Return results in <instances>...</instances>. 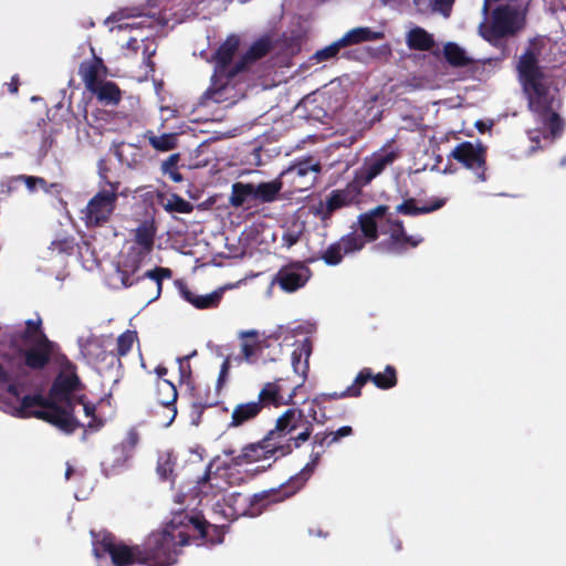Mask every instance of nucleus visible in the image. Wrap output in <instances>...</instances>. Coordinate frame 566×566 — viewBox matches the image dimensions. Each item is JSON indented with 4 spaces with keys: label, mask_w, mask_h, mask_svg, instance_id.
<instances>
[{
    "label": "nucleus",
    "mask_w": 566,
    "mask_h": 566,
    "mask_svg": "<svg viewBox=\"0 0 566 566\" xmlns=\"http://www.w3.org/2000/svg\"><path fill=\"white\" fill-rule=\"evenodd\" d=\"M319 397L310 401L306 409L289 408L284 412H289L294 418L292 423L295 424L297 430L298 442L308 441L314 431V424H325L327 416L322 407Z\"/></svg>",
    "instance_id": "13"
},
{
    "label": "nucleus",
    "mask_w": 566,
    "mask_h": 566,
    "mask_svg": "<svg viewBox=\"0 0 566 566\" xmlns=\"http://www.w3.org/2000/svg\"><path fill=\"white\" fill-rule=\"evenodd\" d=\"M7 365L8 369L0 363V385L8 384L7 392L14 398L21 399V389L25 388L27 379L30 375V367L21 368L18 364H12L8 359H2Z\"/></svg>",
    "instance_id": "23"
},
{
    "label": "nucleus",
    "mask_w": 566,
    "mask_h": 566,
    "mask_svg": "<svg viewBox=\"0 0 566 566\" xmlns=\"http://www.w3.org/2000/svg\"><path fill=\"white\" fill-rule=\"evenodd\" d=\"M361 231L359 234L367 242H375L379 238V229L388 238L375 245V249L389 254H402L410 248L418 247L423 238L421 235H408L403 222L392 219L389 207L379 205L358 216Z\"/></svg>",
    "instance_id": "4"
},
{
    "label": "nucleus",
    "mask_w": 566,
    "mask_h": 566,
    "mask_svg": "<svg viewBox=\"0 0 566 566\" xmlns=\"http://www.w3.org/2000/svg\"><path fill=\"white\" fill-rule=\"evenodd\" d=\"M137 332L127 329L117 337L116 355L118 357L126 356L133 348L134 343L137 340Z\"/></svg>",
    "instance_id": "45"
},
{
    "label": "nucleus",
    "mask_w": 566,
    "mask_h": 566,
    "mask_svg": "<svg viewBox=\"0 0 566 566\" xmlns=\"http://www.w3.org/2000/svg\"><path fill=\"white\" fill-rule=\"evenodd\" d=\"M94 555H108L113 566L144 565L142 545H127L109 532L99 533L93 542Z\"/></svg>",
    "instance_id": "9"
},
{
    "label": "nucleus",
    "mask_w": 566,
    "mask_h": 566,
    "mask_svg": "<svg viewBox=\"0 0 566 566\" xmlns=\"http://www.w3.org/2000/svg\"><path fill=\"white\" fill-rule=\"evenodd\" d=\"M20 77L18 74L13 75L9 83H6L7 90L10 94L14 95L19 92L20 87Z\"/></svg>",
    "instance_id": "57"
},
{
    "label": "nucleus",
    "mask_w": 566,
    "mask_h": 566,
    "mask_svg": "<svg viewBox=\"0 0 566 566\" xmlns=\"http://www.w3.org/2000/svg\"><path fill=\"white\" fill-rule=\"evenodd\" d=\"M360 195L361 189L352 180L345 188L331 191L325 202L321 201L317 213L321 216L322 220H326L331 218L335 211L357 202Z\"/></svg>",
    "instance_id": "18"
},
{
    "label": "nucleus",
    "mask_w": 566,
    "mask_h": 566,
    "mask_svg": "<svg viewBox=\"0 0 566 566\" xmlns=\"http://www.w3.org/2000/svg\"><path fill=\"white\" fill-rule=\"evenodd\" d=\"M20 339L29 347H18L12 353H3L2 359L18 364L21 368L30 367L31 370L41 371L51 363L57 345L50 340L42 329V321L28 319L25 328L20 334Z\"/></svg>",
    "instance_id": "7"
},
{
    "label": "nucleus",
    "mask_w": 566,
    "mask_h": 566,
    "mask_svg": "<svg viewBox=\"0 0 566 566\" xmlns=\"http://www.w3.org/2000/svg\"><path fill=\"white\" fill-rule=\"evenodd\" d=\"M179 385H186L193 389L192 368L190 365V356L177 357Z\"/></svg>",
    "instance_id": "46"
},
{
    "label": "nucleus",
    "mask_w": 566,
    "mask_h": 566,
    "mask_svg": "<svg viewBox=\"0 0 566 566\" xmlns=\"http://www.w3.org/2000/svg\"><path fill=\"white\" fill-rule=\"evenodd\" d=\"M180 161V154H171L161 164V172L169 177L174 182H181L184 176L178 170V163Z\"/></svg>",
    "instance_id": "44"
},
{
    "label": "nucleus",
    "mask_w": 566,
    "mask_h": 566,
    "mask_svg": "<svg viewBox=\"0 0 566 566\" xmlns=\"http://www.w3.org/2000/svg\"><path fill=\"white\" fill-rule=\"evenodd\" d=\"M17 180L23 181L31 192L35 191L38 187L42 188L45 192L50 191L46 180L42 177L20 175L17 177Z\"/></svg>",
    "instance_id": "50"
},
{
    "label": "nucleus",
    "mask_w": 566,
    "mask_h": 566,
    "mask_svg": "<svg viewBox=\"0 0 566 566\" xmlns=\"http://www.w3.org/2000/svg\"><path fill=\"white\" fill-rule=\"evenodd\" d=\"M105 106H117L122 101L119 86L112 81H102L90 91Z\"/></svg>",
    "instance_id": "30"
},
{
    "label": "nucleus",
    "mask_w": 566,
    "mask_h": 566,
    "mask_svg": "<svg viewBox=\"0 0 566 566\" xmlns=\"http://www.w3.org/2000/svg\"><path fill=\"white\" fill-rule=\"evenodd\" d=\"M356 385L361 391L363 387L373 381L374 385L382 390L391 389L397 385V370L394 366L387 365L382 373L374 374L371 368H363L355 377Z\"/></svg>",
    "instance_id": "25"
},
{
    "label": "nucleus",
    "mask_w": 566,
    "mask_h": 566,
    "mask_svg": "<svg viewBox=\"0 0 566 566\" xmlns=\"http://www.w3.org/2000/svg\"><path fill=\"white\" fill-rule=\"evenodd\" d=\"M181 514L175 516L161 531L153 532L142 545L144 565L170 566L177 562L179 548L189 543Z\"/></svg>",
    "instance_id": "6"
},
{
    "label": "nucleus",
    "mask_w": 566,
    "mask_h": 566,
    "mask_svg": "<svg viewBox=\"0 0 566 566\" xmlns=\"http://www.w3.org/2000/svg\"><path fill=\"white\" fill-rule=\"evenodd\" d=\"M282 380V378H277L273 381H268L262 386L256 400V403H260V408L262 410L269 407L279 408L293 403L295 390L289 394L287 398H285Z\"/></svg>",
    "instance_id": "24"
},
{
    "label": "nucleus",
    "mask_w": 566,
    "mask_h": 566,
    "mask_svg": "<svg viewBox=\"0 0 566 566\" xmlns=\"http://www.w3.org/2000/svg\"><path fill=\"white\" fill-rule=\"evenodd\" d=\"M294 418L289 412H283L275 421V426L262 439L275 459L290 455L300 449L306 441L298 442L297 430L292 423Z\"/></svg>",
    "instance_id": "10"
},
{
    "label": "nucleus",
    "mask_w": 566,
    "mask_h": 566,
    "mask_svg": "<svg viewBox=\"0 0 566 566\" xmlns=\"http://www.w3.org/2000/svg\"><path fill=\"white\" fill-rule=\"evenodd\" d=\"M180 293L188 303H190V300L199 296V294L192 292L186 284H180Z\"/></svg>",
    "instance_id": "59"
},
{
    "label": "nucleus",
    "mask_w": 566,
    "mask_h": 566,
    "mask_svg": "<svg viewBox=\"0 0 566 566\" xmlns=\"http://www.w3.org/2000/svg\"><path fill=\"white\" fill-rule=\"evenodd\" d=\"M301 235H302L301 230L289 229V230L284 231V233L282 235V242L286 248H291L300 241Z\"/></svg>",
    "instance_id": "53"
},
{
    "label": "nucleus",
    "mask_w": 566,
    "mask_h": 566,
    "mask_svg": "<svg viewBox=\"0 0 566 566\" xmlns=\"http://www.w3.org/2000/svg\"><path fill=\"white\" fill-rule=\"evenodd\" d=\"M156 54V48H151L149 44H145L143 49L144 63L149 69V72H155V62L153 56Z\"/></svg>",
    "instance_id": "56"
},
{
    "label": "nucleus",
    "mask_w": 566,
    "mask_h": 566,
    "mask_svg": "<svg viewBox=\"0 0 566 566\" xmlns=\"http://www.w3.org/2000/svg\"><path fill=\"white\" fill-rule=\"evenodd\" d=\"M120 184L111 188L101 187L82 210V220L87 228H98L111 220L116 209Z\"/></svg>",
    "instance_id": "12"
},
{
    "label": "nucleus",
    "mask_w": 566,
    "mask_h": 566,
    "mask_svg": "<svg viewBox=\"0 0 566 566\" xmlns=\"http://www.w3.org/2000/svg\"><path fill=\"white\" fill-rule=\"evenodd\" d=\"M332 436H329V440L332 443H337L340 441L342 438L349 437L353 434V428L350 426H344L335 431H328Z\"/></svg>",
    "instance_id": "55"
},
{
    "label": "nucleus",
    "mask_w": 566,
    "mask_h": 566,
    "mask_svg": "<svg viewBox=\"0 0 566 566\" xmlns=\"http://www.w3.org/2000/svg\"><path fill=\"white\" fill-rule=\"evenodd\" d=\"M270 458H274L266 447L265 443H262V440L253 443H249L244 446L241 452L232 458V463L234 465L249 464L253 462H258L261 460H266Z\"/></svg>",
    "instance_id": "28"
},
{
    "label": "nucleus",
    "mask_w": 566,
    "mask_h": 566,
    "mask_svg": "<svg viewBox=\"0 0 566 566\" xmlns=\"http://www.w3.org/2000/svg\"><path fill=\"white\" fill-rule=\"evenodd\" d=\"M322 170L321 164L314 161L313 158H306L293 164L284 171V175L291 176L293 180L296 178H304L312 175L311 184L315 180L317 174Z\"/></svg>",
    "instance_id": "35"
},
{
    "label": "nucleus",
    "mask_w": 566,
    "mask_h": 566,
    "mask_svg": "<svg viewBox=\"0 0 566 566\" xmlns=\"http://www.w3.org/2000/svg\"><path fill=\"white\" fill-rule=\"evenodd\" d=\"M18 415L21 418L33 417L43 420L69 434L84 427L74 415V403H62L45 398L40 391L23 396Z\"/></svg>",
    "instance_id": "8"
},
{
    "label": "nucleus",
    "mask_w": 566,
    "mask_h": 566,
    "mask_svg": "<svg viewBox=\"0 0 566 566\" xmlns=\"http://www.w3.org/2000/svg\"><path fill=\"white\" fill-rule=\"evenodd\" d=\"M454 0H432L433 10L439 11L446 18L450 15Z\"/></svg>",
    "instance_id": "54"
},
{
    "label": "nucleus",
    "mask_w": 566,
    "mask_h": 566,
    "mask_svg": "<svg viewBox=\"0 0 566 566\" xmlns=\"http://www.w3.org/2000/svg\"><path fill=\"white\" fill-rule=\"evenodd\" d=\"M391 543H392V546L395 548V551L399 552L401 548H402V543L399 538H392L391 539Z\"/></svg>",
    "instance_id": "64"
},
{
    "label": "nucleus",
    "mask_w": 566,
    "mask_h": 566,
    "mask_svg": "<svg viewBox=\"0 0 566 566\" xmlns=\"http://www.w3.org/2000/svg\"><path fill=\"white\" fill-rule=\"evenodd\" d=\"M446 61L453 67H465L473 63L465 51L454 42H448L443 46Z\"/></svg>",
    "instance_id": "40"
},
{
    "label": "nucleus",
    "mask_w": 566,
    "mask_h": 566,
    "mask_svg": "<svg viewBox=\"0 0 566 566\" xmlns=\"http://www.w3.org/2000/svg\"><path fill=\"white\" fill-rule=\"evenodd\" d=\"M253 184L237 181L231 186L229 203L233 208H241L247 203L254 201Z\"/></svg>",
    "instance_id": "37"
},
{
    "label": "nucleus",
    "mask_w": 566,
    "mask_h": 566,
    "mask_svg": "<svg viewBox=\"0 0 566 566\" xmlns=\"http://www.w3.org/2000/svg\"><path fill=\"white\" fill-rule=\"evenodd\" d=\"M329 436L332 434L327 430L316 432L315 434L312 433L310 461L298 473L291 476L279 488L265 490L252 496L233 493L229 499L233 514L237 516L255 517L261 515L271 504L281 503L300 492L314 474L325 452V448L333 444Z\"/></svg>",
    "instance_id": "3"
},
{
    "label": "nucleus",
    "mask_w": 566,
    "mask_h": 566,
    "mask_svg": "<svg viewBox=\"0 0 566 566\" xmlns=\"http://www.w3.org/2000/svg\"><path fill=\"white\" fill-rule=\"evenodd\" d=\"M230 363L228 359H226L222 365L218 377V387H221L223 382L226 381L228 374H229Z\"/></svg>",
    "instance_id": "58"
},
{
    "label": "nucleus",
    "mask_w": 566,
    "mask_h": 566,
    "mask_svg": "<svg viewBox=\"0 0 566 566\" xmlns=\"http://www.w3.org/2000/svg\"><path fill=\"white\" fill-rule=\"evenodd\" d=\"M156 199L167 212L191 213L193 211V205L177 193L158 192Z\"/></svg>",
    "instance_id": "34"
},
{
    "label": "nucleus",
    "mask_w": 566,
    "mask_h": 566,
    "mask_svg": "<svg viewBox=\"0 0 566 566\" xmlns=\"http://www.w3.org/2000/svg\"><path fill=\"white\" fill-rule=\"evenodd\" d=\"M157 228L154 221L142 222L134 231V244L127 250L117 265L120 282L125 287L138 286L147 303L159 298L163 290V280L170 279L172 271L169 268L156 266L138 275L139 269L146 258L154 250Z\"/></svg>",
    "instance_id": "2"
},
{
    "label": "nucleus",
    "mask_w": 566,
    "mask_h": 566,
    "mask_svg": "<svg viewBox=\"0 0 566 566\" xmlns=\"http://www.w3.org/2000/svg\"><path fill=\"white\" fill-rule=\"evenodd\" d=\"M407 45L410 50L429 51L434 46V39L428 31L417 27L408 32Z\"/></svg>",
    "instance_id": "39"
},
{
    "label": "nucleus",
    "mask_w": 566,
    "mask_h": 566,
    "mask_svg": "<svg viewBox=\"0 0 566 566\" xmlns=\"http://www.w3.org/2000/svg\"><path fill=\"white\" fill-rule=\"evenodd\" d=\"M155 374L157 375L158 379L157 380H163V379H167L166 376L168 374V368L163 366V365H158L156 368H155Z\"/></svg>",
    "instance_id": "61"
},
{
    "label": "nucleus",
    "mask_w": 566,
    "mask_h": 566,
    "mask_svg": "<svg viewBox=\"0 0 566 566\" xmlns=\"http://www.w3.org/2000/svg\"><path fill=\"white\" fill-rule=\"evenodd\" d=\"M181 518L185 522L186 531L189 533L192 531L193 536L212 545L223 542L224 526L212 525L199 516H189L187 514H181Z\"/></svg>",
    "instance_id": "22"
},
{
    "label": "nucleus",
    "mask_w": 566,
    "mask_h": 566,
    "mask_svg": "<svg viewBox=\"0 0 566 566\" xmlns=\"http://www.w3.org/2000/svg\"><path fill=\"white\" fill-rule=\"evenodd\" d=\"M240 46V38L230 34L216 50L212 55L214 64L211 84L202 94V103L213 102L217 104L235 102L232 93L243 80V70H237V62L232 64L233 56Z\"/></svg>",
    "instance_id": "5"
},
{
    "label": "nucleus",
    "mask_w": 566,
    "mask_h": 566,
    "mask_svg": "<svg viewBox=\"0 0 566 566\" xmlns=\"http://www.w3.org/2000/svg\"><path fill=\"white\" fill-rule=\"evenodd\" d=\"M111 117V113L104 109H96L92 113V122L87 120V124L97 129V130H105V123Z\"/></svg>",
    "instance_id": "51"
},
{
    "label": "nucleus",
    "mask_w": 566,
    "mask_h": 566,
    "mask_svg": "<svg viewBox=\"0 0 566 566\" xmlns=\"http://www.w3.org/2000/svg\"><path fill=\"white\" fill-rule=\"evenodd\" d=\"M312 354V343L305 338L291 355V363L295 374L301 376L303 380L307 377L310 369L308 359Z\"/></svg>",
    "instance_id": "31"
},
{
    "label": "nucleus",
    "mask_w": 566,
    "mask_h": 566,
    "mask_svg": "<svg viewBox=\"0 0 566 566\" xmlns=\"http://www.w3.org/2000/svg\"><path fill=\"white\" fill-rule=\"evenodd\" d=\"M139 442V434L135 429H130L125 438L116 444L112 450V463L107 467L103 462L104 472L106 475L115 473L117 469L124 468L126 463L133 458L135 448Z\"/></svg>",
    "instance_id": "21"
},
{
    "label": "nucleus",
    "mask_w": 566,
    "mask_h": 566,
    "mask_svg": "<svg viewBox=\"0 0 566 566\" xmlns=\"http://www.w3.org/2000/svg\"><path fill=\"white\" fill-rule=\"evenodd\" d=\"M239 338L242 340L241 353L243 359L249 364H255L260 355L259 331H242L239 333Z\"/></svg>",
    "instance_id": "32"
},
{
    "label": "nucleus",
    "mask_w": 566,
    "mask_h": 566,
    "mask_svg": "<svg viewBox=\"0 0 566 566\" xmlns=\"http://www.w3.org/2000/svg\"><path fill=\"white\" fill-rule=\"evenodd\" d=\"M312 275V271L304 263L296 261L282 266L272 280L286 293H293L303 287Z\"/></svg>",
    "instance_id": "19"
},
{
    "label": "nucleus",
    "mask_w": 566,
    "mask_h": 566,
    "mask_svg": "<svg viewBox=\"0 0 566 566\" xmlns=\"http://www.w3.org/2000/svg\"><path fill=\"white\" fill-rule=\"evenodd\" d=\"M515 14L509 6H499L492 12L490 24L482 22L479 34L490 44L496 46L499 41L514 33Z\"/></svg>",
    "instance_id": "16"
},
{
    "label": "nucleus",
    "mask_w": 566,
    "mask_h": 566,
    "mask_svg": "<svg viewBox=\"0 0 566 566\" xmlns=\"http://www.w3.org/2000/svg\"><path fill=\"white\" fill-rule=\"evenodd\" d=\"M210 470H211V467L209 465L207 468V471L205 472V474L200 479H198L199 484L206 483L210 479Z\"/></svg>",
    "instance_id": "63"
},
{
    "label": "nucleus",
    "mask_w": 566,
    "mask_h": 566,
    "mask_svg": "<svg viewBox=\"0 0 566 566\" xmlns=\"http://www.w3.org/2000/svg\"><path fill=\"white\" fill-rule=\"evenodd\" d=\"M73 399H74V407L76 405H82L83 407L85 406V403H88L90 401H87L86 399V396L85 395H73Z\"/></svg>",
    "instance_id": "62"
},
{
    "label": "nucleus",
    "mask_w": 566,
    "mask_h": 566,
    "mask_svg": "<svg viewBox=\"0 0 566 566\" xmlns=\"http://www.w3.org/2000/svg\"><path fill=\"white\" fill-rule=\"evenodd\" d=\"M55 360L60 366V371L54 378L45 398L54 399L62 403H74L73 395L82 391L85 385L77 375L76 365L64 354L57 355Z\"/></svg>",
    "instance_id": "11"
},
{
    "label": "nucleus",
    "mask_w": 566,
    "mask_h": 566,
    "mask_svg": "<svg viewBox=\"0 0 566 566\" xmlns=\"http://www.w3.org/2000/svg\"><path fill=\"white\" fill-rule=\"evenodd\" d=\"M365 248V240L356 231L349 232L329 244L321 259L329 266L338 265L344 255L353 254Z\"/></svg>",
    "instance_id": "20"
},
{
    "label": "nucleus",
    "mask_w": 566,
    "mask_h": 566,
    "mask_svg": "<svg viewBox=\"0 0 566 566\" xmlns=\"http://www.w3.org/2000/svg\"><path fill=\"white\" fill-rule=\"evenodd\" d=\"M446 201L447 200L444 198H436L428 203L419 206L417 199L408 198L396 207V212L401 213L403 216H419L431 213L433 211L441 209L446 205Z\"/></svg>",
    "instance_id": "29"
},
{
    "label": "nucleus",
    "mask_w": 566,
    "mask_h": 566,
    "mask_svg": "<svg viewBox=\"0 0 566 566\" xmlns=\"http://www.w3.org/2000/svg\"><path fill=\"white\" fill-rule=\"evenodd\" d=\"M86 417L91 418L87 428L92 431H98L105 424V420L96 416V406L92 402L85 403L83 407Z\"/></svg>",
    "instance_id": "48"
},
{
    "label": "nucleus",
    "mask_w": 566,
    "mask_h": 566,
    "mask_svg": "<svg viewBox=\"0 0 566 566\" xmlns=\"http://www.w3.org/2000/svg\"><path fill=\"white\" fill-rule=\"evenodd\" d=\"M449 158L471 170L478 181H486V148L482 144L474 145L471 142H462L453 148Z\"/></svg>",
    "instance_id": "14"
},
{
    "label": "nucleus",
    "mask_w": 566,
    "mask_h": 566,
    "mask_svg": "<svg viewBox=\"0 0 566 566\" xmlns=\"http://www.w3.org/2000/svg\"><path fill=\"white\" fill-rule=\"evenodd\" d=\"M271 339H275V340H277V339H279V337L273 336V335H269V336H263V337H261V336L259 335V343H261V344H260V352H259V353H260V355L262 354V352H263L265 348H269V347H270V340H271Z\"/></svg>",
    "instance_id": "60"
},
{
    "label": "nucleus",
    "mask_w": 566,
    "mask_h": 566,
    "mask_svg": "<svg viewBox=\"0 0 566 566\" xmlns=\"http://www.w3.org/2000/svg\"><path fill=\"white\" fill-rule=\"evenodd\" d=\"M360 390L358 388V385H356V379H354L353 384L350 386H348L345 390L343 391H334V392H325V394H322L319 397V399L322 400V402L324 401H331V400H337V399H343V398H358L360 397Z\"/></svg>",
    "instance_id": "47"
},
{
    "label": "nucleus",
    "mask_w": 566,
    "mask_h": 566,
    "mask_svg": "<svg viewBox=\"0 0 566 566\" xmlns=\"http://www.w3.org/2000/svg\"><path fill=\"white\" fill-rule=\"evenodd\" d=\"M539 54L536 42L532 41L516 63L517 78L527 97L528 109L542 125L541 128L528 130L531 142L536 145L541 136L552 140L560 137L565 125L560 115L554 111L555 96L551 93L549 76L539 64Z\"/></svg>",
    "instance_id": "1"
},
{
    "label": "nucleus",
    "mask_w": 566,
    "mask_h": 566,
    "mask_svg": "<svg viewBox=\"0 0 566 566\" xmlns=\"http://www.w3.org/2000/svg\"><path fill=\"white\" fill-rule=\"evenodd\" d=\"M108 171H109V168L107 167L106 160L99 159L97 163V172H98V177L101 180L99 188L101 187L111 188V185L120 184L119 181H111L108 179Z\"/></svg>",
    "instance_id": "52"
},
{
    "label": "nucleus",
    "mask_w": 566,
    "mask_h": 566,
    "mask_svg": "<svg viewBox=\"0 0 566 566\" xmlns=\"http://www.w3.org/2000/svg\"><path fill=\"white\" fill-rule=\"evenodd\" d=\"M223 296V290H217L206 295H199L197 298L190 300V304L198 310L216 308L219 306Z\"/></svg>",
    "instance_id": "43"
},
{
    "label": "nucleus",
    "mask_w": 566,
    "mask_h": 566,
    "mask_svg": "<svg viewBox=\"0 0 566 566\" xmlns=\"http://www.w3.org/2000/svg\"><path fill=\"white\" fill-rule=\"evenodd\" d=\"M176 461L170 453H163L158 457L156 472L163 481H174Z\"/></svg>",
    "instance_id": "42"
},
{
    "label": "nucleus",
    "mask_w": 566,
    "mask_h": 566,
    "mask_svg": "<svg viewBox=\"0 0 566 566\" xmlns=\"http://www.w3.org/2000/svg\"><path fill=\"white\" fill-rule=\"evenodd\" d=\"M106 73V65L103 60L96 55L90 61L82 62L78 67V74L87 91L101 83L103 81L102 76H105Z\"/></svg>",
    "instance_id": "27"
},
{
    "label": "nucleus",
    "mask_w": 566,
    "mask_h": 566,
    "mask_svg": "<svg viewBox=\"0 0 566 566\" xmlns=\"http://www.w3.org/2000/svg\"><path fill=\"white\" fill-rule=\"evenodd\" d=\"M155 398L157 407L153 416L158 426L169 427L177 416L178 391L174 382L168 379L157 380L155 384Z\"/></svg>",
    "instance_id": "15"
},
{
    "label": "nucleus",
    "mask_w": 566,
    "mask_h": 566,
    "mask_svg": "<svg viewBox=\"0 0 566 566\" xmlns=\"http://www.w3.org/2000/svg\"><path fill=\"white\" fill-rule=\"evenodd\" d=\"M262 409L256 401L239 403L233 408L229 427L238 428L254 420Z\"/></svg>",
    "instance_id": "33"
},
{
    "label": "nucleus",
    "mask_w": 566,
    "mask_h": 566,
    "mask_svg": "<svg viewBox=\"0 0 566 566\" xmlns=\"http://www.w3.org/2000/svg\"><path fill=\"white\" fill-rule=\"evenodd\" d=\"M398 158L395 150H385L374 153L370 157L365 158L363 165L355 170L353 180L363 190L376 177H378L389 165Z\"/></svg>",
    "instance_id": "17"
},
{
    "label": "nucleus",
    "mask_w": 566,
    "mask_h": 566,
    "mask_svg": "<svg viewBox=\"0 0 566 566\" xmlns=\"http://www.w3.org/2000/svg\"><path fill=\"white\" fill-rule=\"evenodd\" d=\"M384 38L382 32L373 31L370 28H355L346 32L339 40L344 48L367 41L380 40Z\"/></svg>",
    "instance_id": "36"
},
{
    "label": "nucleus",
    "mask_w": 566,
    "mask_h": 566,
    "mask_svg": "<svg viewBox=\"0 0 566 566\" xmlns=\"http://www.w3.org/2000/svg\"><path fill=\"white\" fill-rule=\"evenodd\" d=\"M342 48H344L342 41L337 40L336 42L327 45L326 48L316 51L314 57L319 62L327 61L332 57H335L339 53Z\"/></svg>",
    "instance_id": "49"
},
{
    "label": "nucleus",
    "mask_w": 566,
    "mask_h": 566,
    "mask_svg": "<svg viewBox=\"0 0 566 566\" xmlns=\"http://www.w3.org/2000/svg\"><path fill=\"white\" fill-rule=\"evenodd\" d=\"M282 186L283 184L279 179H274L268 182H260L258 185L253 184L254 201L260 203L273 202L276 200Z\"/></svg>",
    "instance_id": "38"
},
{
    "label": "nucleus",
    "mask_w": 566,
    "mask_h": 566,
    "mask_svg": "<svg viewBox=\"0 0 566 566\" xmlns=\"http://www.w3.org/2000/svg\"><path fill=\"white\" fill-rule=\"evenodd\" d=\"M145 136L151 147L158 151H169L177 147V134L167 133L156 136L153 132H147Z\"/></svg>",
    "instance_id": "41"
},
{
    "label": "nucleus",
    "mask_w": 566,
    "mask_h": 566,
    "mask_svg": "<svg viewBox=\"0 0 566 566\" xmlns=\"http://www.w3.org/2000/svg\"><path fill=\"white\" fill-rule=\"evenodd\" d=\"M273 48L272 39L269 35H263L254 41L249 50L237 61V70H243V80L250 64L264 57Z\"/></svg>",
    "instance_id": "26"
}]
</instances>
